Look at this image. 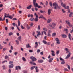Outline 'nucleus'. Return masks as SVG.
<instances>
[{"label": "nucleus", "mask_w": 73, "mask_h": 73, "mask_svg": "<svg viewBox=\"0 0 73 73\" xmlns=\"http://www.w3.org/2000/svg\"><path fill=\"white\" fill-rule=\"evenodd\" d=\"M51 22V19H49L47 21V23H50V22Z\"/></svg>", "instance_id": "30"}, {"label": "nucleus", "mask_w": 73, "mask_h": 73, "mask_svg": "<svg viewBox=\"0 0 73 73\" xmlns=\"http://www.w3.org/2000/svg\"><path fill=\"white\" fill-rule=\"evenodd\" d=\"M65 64V61H62L61 62V64H62V65H63V64Z\"/></svg>", "instance_id": "38"}, {"label": "nucleus", "mask_w": 73, "mask_h": 73, "mask_svg": "<svg viewBox=\"0 0 73 73\" xmlns=\"http://www.w3.org/2000/svg\"><path fill=\"white\" fill-rule=\"evenodd\" d=\"M41 28V26L40 25H38V29L40 31V28Z\"/></svg>", "instance_id": "34"}, {"label": "nucleus", "mask_w": 73, "mask_h": 73, "mask_svg": "<svg viewBox=\"0 0 73 73\" xmlns=\"http://www.w3.org/2000/svg\"><path fill=\"white\" fill-rule=\"evenodd\" d=\"M49 4L50 7H52L53 6V5H52V3L51 2H50Z\"/></svg>", "instance_id": "39"}, {"label": "nucleus", "mask_w": 73, "mask_h": 73, "mask_svg": "<svg viewBox=\"0 0 73 73\" xmlns=\"http://www.w3.org/2000/svg\"><path fill=\"white\" fill-rule=\"evenodd\" d=\"M43 43H44V44H47V42H46V41H43Z\"/></svg>", "instance_id": "48"}, {"label": "nucleus", "mask_w": 73, "mask_h": 73, "mask_svg": "<svg viewBox=\"0 0 73 73\" xmlns=\"http://www.w3.org/2000/svg\"><path fill=\"white\" fill-rule=\"evenodd\" d=\"M29 51L30 53H32L33 52V51L31 50H30Z\"/></svg>", "instance_id": "63"}, {"label": "nucleus", "mask_w": 73, "mask_h": 73, "mask_svg": "<svg viewBox=\"0 0 73 73\" xmlns=\"http://www.w3.org/2000/svg\"><path fill=\"white\" fill-rule=\"evenodd\" d=\"M56 41H57L56 43L58 44H60V40L58 38H56L55 39Z\"/></svg>", "instance_id": "5"}, {"label": "nucleus", "mask_w": 73, "mask_h": 73, "mask_svg": "<svg viewBox=\"0 0 73 73\" xmlns=\"http://www.w3.org/2000/svg\"><path fill=\"white\" fill-rule=\"evenodd\" d=\"M37 46H38V43L37 42H36L35 43V48H36L37 47Z\"/></svg>", "instance_id": "20"}, {"label": "nucleus", "mask_w": 73, "mask_h": 73, "mask_svg": "<svg viewBox=\"0 0 73 73\" xmlns=\"http://www.w3.org/2000/svg\"><path fill=\"white\" fill-rule=\"evenodd\" d=\"M13 61H10L9 62V64H13Z\"/></svg>", "instance_id": "42"}, {"label": "nucleus", "mask_w": 73, "mask_h": 73, "mask_svg": "<svg viewBox=\"0 0 73 73\" xmlns=\"http://www.w3.org/2000/svg\"><path fill=\"white\" fill-rule=\"evenodd\" d=\"M12 25H13V26H14V27L16 26V24L15 23H13Z\"/></svg>", "instance_id": "54"}, {"label": "nucleus", "mask_w": 73, "mask_h": 73, "mask_svg": "<svg viewBox=\"0 0 73 73\" xmlns=\"http://www.w3.org/2000/svg\"><path fill=\"white\" fill-rule=\"evenodd\" d=\"M15 69L17 70H18V69L20 70V69H21V67L19 66H16L15 67Z\"/></svg>", "instance_id": "7"}, {"label": "nucleus", "mask_w": 73, "mask_h": 73, "mask_svg": "<svg viewBox=\"0 0 73 73\" xmlns=\"http://www.w3.org/2000/svg\"><path fill=\"white\" fill-rule=\"evenodd\" d=\"M62 7H63L64 8H65V7H66V4H64L63 5V6H62Z\"/></svg>", "instance_id": "46"}, {"label": "nucleus", "mask_w": 73, "mask_h": 73, "mask_svg": "<svg viewBox=\"0 0 73 73\" xmlns=\"http://www.w3.org/2000/svg\"><path fill=\"white\" fill-rule=\"evenodd\" d=\"M13 35V33L12 32H10L9 34V36H11V35Z\"/></svg>", "instance_id": "40"}, {"label": "nucleus", "mask_w": 73, "mask_h": 73, "mask_svg": "<svg viewBox=\"0 0 73 73\" xmlns=\"http://www.w3.org/2000/svg\"><path fill=\"white\" fill-rule=\"evenodd\" d=\"M44 62V61H43V60L41 59L40 60H38V63H42Z\"/></svg>", "instance_id": "14"}, {"label": "nucleus", "mask_w": 73, "mask_h": 73, "mask_svg": "<svg viewBox=\"0 0 73 73\" xmlns=\"http://www.w3.org/2000/svg\"><path fill=\"white\" fill-rule=\"evenodd\" d=\"M5 20V17H4L3 19H2V18L1 17H0V21H4Z\"/></svg>", "instance_id": "22"}, {"label": "nucleus", "mask_w": 73, "mask_h": 73, "mask_svg": "<svg viewBox=\"0 0 73 73\" xmlns=\"http://www.w3.org/2000/svg\"><path fill=\"white\" fill-rule=\"evenodd\" d=\"M62 11L63 13H65L66 11H65L64 10V9H62Z\"/></svg>", "instance_id": "53"}, {"label": "nucleus", "mask_w": 73, "mask_h": 73, "mask_svg": "<svg viewBox=\"0 0 73 73\" xmlns=\"http://www.w3.org/2000/svg\"><path fill=\"white\" fill-rule=\"evenodd\" d=\"M8 72L9 73H11V69H9L8 70Z\"/></svg>", "instance_id": "56"}, {"label": "nucleus", "mask_w": 73, "mask_h": 73, "mask_svg": "<svg viewBox=\"0 0 73 73\" xmlns=\"http://www.w3.org/2000/svg\"><path fill=\"white\" fill-rule=\"evenodd\" d=\"M22 60L23 61H26V59H25V58H24V57H22Z\"/></svg>", "instance_id": "35"}, {"label": "nucleus", "mask_w": 73, "mask_h": 73, "mask_svg": "<svg viewBox=\"0 0 73 73\" xmlns=\"http://www.w3.org/2000/svg\"><path fill=\"white\" fill-rule=\"evenodd\" d=\"M33 1L34 7H37V6H38V4L36 3V0H33Z\"/></svg>", "instance_id": "2"}, {"label": "nucleus", "mask_w": 73, "mask_h": 73, "mask_svg": "<svg viewBox=\"0 0 73 73\" xmlns=\"http://www.w3.org/2000/svg\"><path fill=\"white\" fill-rule=\"evenodd\" d=\"M30 58L32 60V61H36L37 60V58H35V57L31 56L30 57Z\"/></svg>", "instance_id": "3"}, {"label": "nucleus", "mask_w": 73, "mask_h": 73, "mask_svg": "<svg viewBox=\"0 0 73 73\" xmlns=\"http://www.w3.org/2000/svg\"><path fill=\"white\" fill-rule=\"evenodd\" d=\"M69 69V70H70V66L69 65H68V67H67Z\"/></svg>", "instance_id": "55"}, {"label": "nucleus", "mask_w": 73, "mask_h": 73, "mask_svg": "<svg viewBox=\"0 0 73 73\" xmlns=\"http://www.w3.org/2000/svg\"><path fill=\"white\" fill-rule=\"evenodd\" d=\"M18 40L20 41H21V36H20L18 37Z\"/></svg>", "instance_id": "25"}, {"label": "nucleus", "mask_w": 73, "mask_h": 73, "mask_svg": "<svg viewBox=\"0 0 73 73\" xmlns=\"http://www.w3.org/2000/svg\"><path fill=\"white\" fill-rule=\"evenodd\" d=\"M37 33H38L37 35H41V33H40V31H37Z\"/></svg>", "instance_id": "28"}, {"label": "nucleus", "mask_w": 73, "mask_h": 73, "mask_svg": "<svg viewBox=\"0 0 73 73\" xmlns=\"http://www.w3.org/2000/svg\"><path fill=\"white\" fill-rule=\"evenodd\" d=\"M62 37L63 38H66V37H67V36L65 35V34H62Z\"/></svg>", "instance_id": "17"}, {"label": "nucleus", "mask_w": 73, "mask_h": 73, "mask_svg": "<svg viewBox=\"0 0 73 73\" xmlns=\"http://www.w3.org/2000/svg\"><path fill=\"white\" fill-rule=\"evenodd\" d=\"M35 69L36 70V73H38V72H39V70H38V67H36Z\"/></svg>", "instance_id": "23"}, {"label": "nucleus", "mask_w": 73, "mask_h": 73, "mask_svg": "<svg viewBox=\"0 0 73 73\" xmlns=\"http://www.w3.org/2000/svg\"><path fill=\"white\" fill-rule=\"evenodd\" d=\"M8 56H5V59H7V58H8Z\"/></svg>", "instance_id": "52"}, {"label": "nucleus", "mask_w": 73, "mask_h": 73, "mask_svg": "<svg viewBox=\"0 0 73 73\" xmlns=\"http://www.w3.org/2000/svg\"><path fill=\"white\" fill-rule=\"evenodd\" d=\"M13 20H17V19L15 18H14L12 19Z\"/></svg>", "instance_id": "64"}, {"label": "nucleus", "mask_w": 73, "mask_h": 73, "mask_svg": "<svg viewBox=\"0 0 73 73\" xmlns=\"http://www.w3.org/2000/svg\"><path fill=\"white\" fill-rule=\"evenodd\" d=\"M64 50H65V51H67L66 53H69L68 55L70 56V55L71 54V53L70 52H69V49L67 48H65L64 49Z\"/></svg>", "instance_id": "4"}, {"label": "nucleus", "mask_w": 73, "mask_h": 73, "mask_svg": "<svg viewBox=\"0 0 73 73\" xmlns=\"http://www.w3.org/2000/svg\"><path fill=\"white\" fill-rule=\"evenodd\" d=\"M53 7H54V9H57V8H59V6L58 5L57 3L55 2L53 3Z\"/></svg>", "instance_id": "1"}, {"label": "nucleus", "mask_w": 73, "mask_h": 73, "mask_svg": "<svg viewBox=\"0 0 73 73\" xmlns=\"http://www.w3.org/2000/svg\"><path fill=\"white\" fill-rule=\"evenodd\" d=\"M7 60H5L4 61H3L2 62V64H4V63H5L6 62H7Z\"/></svg>", "instance_id": "47"}, {"label": "nucleus", "mask_w": 73, "mask_h": 73, "mask_svg": "<svg viewBox=\"0 0 73 73\" xmlns=\"http://www.w3.org/2000/svg\"><path fill=\"white\" fill-rule=\"evenodd\" d=\"M32 7V5H29V6L27 7L26 8L27 9H31V7Z\"/></svg>", "instance_id": "16"}, {"label": "nucleus", "mask_w": 73, "mask_h": 73, "mask_svg": "<svg viewBox=\"0 0 73 73\" xmlns=\"http://www.w3.org/2000/svg\"><path fill=\"white\" fill-rule=\"evenodd\" d=\"M3 69H5V66H3Z\"/></svg>", "instance_id": "57"}, {"label": "nucleus", "mask_w": 73, "mask_h": 73, "mask_svg": "<svg viewBox=\"0 0 73 73\" xmlns=\"http://www.w3.org/2000/svg\"><path fill=\"white\" fill-rule=\"evenodd\" d=\"M35 66H33L31 68V70H33V69H35Z\"/></svg>", "instance_id": "31"}, {"label": "nucleus", "mask_w": 73, "mask_h": 73, "mask_svg": "<svg viewBox=\"0 0 73 73\" xmlns=\"http://www.w3.org/2000/svg\"><path fill=\"white\" fill-rule=\"evenodd\" d=\"M68 37L70 40H71V38H72V36H71V35L70 34H69L68 35Z\"/></svg>", "instance_id": "24"}, {"label": "nucleus", "mask_w": 73, "mask_h": 73, "mask_svg": "<svg viewBox=\"0 0 73 73\" xmlns=\"http://www.w3.org/2000/svg\"><path fill=\"white\" fill-rule=\"evenodd\" d=\"M7 50V48H5L3 49V50L4 52V51H5V50Z\"/></svg>", "instance_id": "58"}, {"label": "nucleus", "mask_w": 73, "mask_h": 73, "mask_svg": "<svg viewBox=\"0 0 73 73\" xmlns=\"http://www.w3.org/2000/svg\"><path fill=\"white\" fill-rule=\"evenodd\" d=\"M43 29L44 31H47L48 29L46 28H43Z\"/></svg>", "instance_id": "45"}, {"label": "nucleus", "mask_w": 73, "mask_h": 73, "mask_svg": "<svg viewBox=\"0 0 73 73\" xmlns=\"http://www.w3.org/2000/svg\"><path fill=\"white\" fill-rule=\"evenodd\" d=\"M30 20L31 21H35V19L33 18L32 17L30 18Z\"/></svg>", "instance_id": "27"}, {"label": "nucleus", "mask_w": 73, "mask_h": 73, "mask_svg": "<svg viewBox=\"0 0 73 73\" xmlns=\"http://www.w3.org/2000/svg\"><path fill=\"white\" fill-rule=\"evenodd\" d=\"M30 64H31V65H36V64L35 63H33L32 62V61H30Z\"/></svg>", "instance_id": "32"}, {"label": "nucleus", "mask_w": 73, "mask_h": 73, "mask_svg": "<svg viewBox=\"0 0 73 73\" xmlns=\"http://www.w3.org/2000/svg\"><path fill=\"white\" fill-rule=\"evenodd\" d=\"M65 22L67 24H68V25L70 24V22H69V20L67 21V20H66L65 21Z\"/></svg>", "instance_id": "19"}, {"label": "nucleus", "mask_w": 73, "mask_h": 73, "mask_svg": "<svg viewBox=\"0 0 73 73\" xmlns=\"http://www.w3.org/2000/svg\"><path fill=\"white\" fill-rule=\"evenodd\" d=\"M15 41L17 45H19V41L16 40Z\"/></svg>", "instance_id": "36"}, {"label": "nucleus", "mask_w": 73, "mask_h": 73, "mask_svg": "<svg viewBox=\"0 0 73 73\" xmlns=\"http://www.w3.org/2000/svg\"><path fill=\"white\" fill-rule=\"evenodd\" d=\"M56 33H54L52 34V37H54V36H56Z\"/></svg>", "instance_id": "26"}, {"label": "nucleus", "mask_w": 73, "mask_h": 73, "mask_svg": "<svg viewBox=\"0 0 73 73\" xmlns=\"http://www.w3.org/2000/svg\"><path fill=\"white\" fill-rule=\"evenodd\" d=\"M38 16H36V18L34 19V21H35L36 22H37L38 21Z\"/></svg>", "instance_id": "10"}, {"label": "nucleus", "mask_w": 73, "mask_h": 73, "mask_svg": "<svg viewBox=\"0 0 73 73\" xmlns=\"http://www.w3.org/2000/svg\"><path fill=\"white\" fill-rule=\"evenodd\" d=\"M21 28L22 29H25V27L22 25H21Z\"/></svg>", "instance_id": "50"}, {"label": "nucleus", "mask_w": 73, "mask_h": 73, "mask_svg": "<svg viewBox=\"0 0 73 73\" xmlns=\"http://www.w3.org/2000/svg\"><path fill=\"white\" fill-rule=\"evenodd\" d=\"M45 12V11H43L42 10H40V13H44Z\"/></svg>", "instance_id": "41"}, {"label": "nucleus", "mask_w": 73, "mask_h": 73, "mask_svg": "<svg viewBox=\"0 0 73 73\" xmlns=\"http://www.w3.org/2000/svg\"><path fill=\"white\" fill-rule=\"evenodd\" d=\"M64 71H67V72H69V70L66 68H65L64 69Z\"/></svg>", "instance_id": "44"}, {"label": "nucleus", "mask_w": 73, "mask_h": 73, "mask_svg": "<svg viewBox=\"0 0 73 73\" xmlns=\"http://www.w3.org/2000/svg\"><path fill=\"white\" fill-rule=\"evenodd\" d=\"M70 55H67V56L66 57L65 59H68V58H69V57H70Z\"/></svg>", "instance_id": "37"}, {"label": "nucleus", "mask_w": 73, "mask_h": 73, "mask_svg": "<svg viewBox=\"0 0 73 73\" xmlns=\"http://www.w3.org/2000/svg\"><path fill=\"white\" fill-rule=\"evenodd\" d=\"M14 66L13 65V64H11L9 65V68H13Z\"/></svg>", "instance_id": "15"}, {"label": "nucleus", "mask_w": 73, "mask_h": 73, "mask_svg": "<svg viewBox=\"0 0 73 73\" xmlns=\"http://www.w3.org/2000/svg\"><path fill=\"white\" fill-rule=\"evenodd\" d=\"M48 14L49 15H50V13H51V10L50 9H49L48 10Z\"/></svg>", "instance_id": "18"}, {"label": "nucleus", "mask_w": 73, "mask_h": 73, "mask_svg": "<svg viewBox=\"0 0 73 73\" xmlns=\"http://www.w3.org/2000/svg\"><path fill=\"white\" fill-rule=\"evenodd\" d=\"M73 12H71L70 13V14H69V16L70 17L73 16Z\"/></svg>", "instance_id": "12"}, {"label": "nucleus", "mask_w": 73, "mask_h": 73, "mask_svg": "<svg viewBox=\"0 0 73 73\" xmlns=\"http://www.w3.org/2000/svg\"><path fill=\"white\" fill-rule=\"evenodd\" d=\"M35 31L33 32L32 35L33 36H35Z\"/></svg>", "instance_id": "59"}, {"label": "nucleus", "mask_w": 73, "mask_h": 73, "mask_svg": "<svg viewBox=\"0 0 73 73\" xmlns=\"http://www.w3.org/2000/svg\"><path fill=\"white\" fill-rule=\"evenodd\" d=\"M66 33H68V32H69V31H68V29H66Z\"/></svg>", "instance_id": "60"}, {"label": "nucleus", "mask_w": 73, "mask_h": 73, "mask_svg": "<svg viewBox=\"0 0 73 73\" xmlns=\"http://www.w3.org/2000/svg\"><path fill=\"white\" fill-rule=\"evenodd\" d=\"M48 37H50L51 36V35L50 33H48Z\"/></svg>", "instance_id": "51"}, {"label": "nucleus", "mask_w": 73, "mask_h": 73, "mask_svg": "<svg viewBox=\"0 0 73 73\" xmlns=\"http://www.w3.org/2000/svg\"><path fill=\"white\" fill-rule=\"evenodd\" d=\"M37 7H38V8H42V7L41 6H39L38 5V6H37Z\"/></svg>", "instance_id": "43"}, {"label": "nucleus", "mask_w": 73, "mask_h": 73, "mask_svg": "<svg viewBox=\"0 0 73 73\" xmlns=\"http://www.w3.org/2000/svg\"><path fill=\"white\" fill-rule=\"evenodd\" d=\"M52 25L53 26L52 27V28H53V29H54V28H55V27H56V24L54 23H52Z\"/></svg>", "instance_id": "9"}, {"label": "nucleus", "mask_w": 73, "mask_h": 73, "mask_svg": "<svg viewBox=\"0 0 73 73\" xmlns=\"http://www.w3.org/2000/svg\"><path fill=\"white\" fill-rule=\"evenodd\" d=\"M64 8L66 9H69V6H67V7H66Z\"/></svg>", "instance_id": "33"}, {"label": "nucleus", "mask_w": 73, "mask_h": 73, "mask_svg": "<svg viewBox=\"0 0 73 73\" xmlns=\"http://www.w3.org/2000/svg\"><path fill=\"white\" fill-rule=\"evenodd\" d=\"M51 52L52 53L51 54L52 56H55V54H54L55 52H54V51L51 50Z\"/></svg>", "instance_id": "11"}, {"label": "nucleus", "mask_w": 73, "mask_h": 73, "mask_svg": "<svg viewBox=\"0 0 73 73\" xmlns=\"http://www.w3.org/2000/svg\"><path fill=\"white\" fill-rule=\"evenodd\" d=\"M26 48H31V46L29 45V43H28L27 44H26Z\"/></svg>", "instance_id": "13"}, {"label": "nucleus", "mask_w": 73, "mask_h": 73, "mask_svg": "<svg viewBox=\"0 0 73 73\" xmlns=\"http://www.w3.org/2000/svg\"><path fill=\"white\" fill-rule=\"evenodd\" d=\"M6 23H8V19H6Z\"/></svg>", "instance_id": "62"}, {"label": "nucleus", "mask_w": 73, "mask_h": 73, "mask_svg": "<svg viewBox=\"0 0 73 73\" xmlns=\"http://www.w3.org/2000/svg\"><path fill=\"white\" fill-rule=\"evenodd\" d=\"M53 58H51L49 60V62H52V61H53Z\"/></svg>", "instance_id": "21"}, {"label": "nucleus", "mask_w": 73, "mask_h": 73, "mask_svg": "<svg viewBox=\"0 0 73 73\" xmlns=\"http://www.w3.org/2000/svg\"><path fill=\"white\" fill-rule=\"evenodd\" d=\"M39 19H43L44 20H46V19L45 17H44L43 16V15H42L40 16L39 17Z\"/></svg>", "instance_id": "6"}, {"label": "nucleus", "mask_w": 73, "mask_h": 73, "mask_svg": "<svg viewBox=\"0 0 73 73\" xmlns=\"http://www.w3.org/2000/svg\"><path fill=\"white\" fill-rule=\"evenodd\" d=\"M60 60H61V61H65V60H64V59H63L62 58H60Z\"/></svg>", "instance_id": "49"}, {"label": "nucleus", "mask_w": 73, "mask_h": 73, "mask_svg": "<svg viewBox=\"0 0 73 73\" xmlns=\"http://www.w3.org/2000/svg\"><path fill=\"white\" fill-rule=\"evenodd\" d=\"M18 26H19L20 25V21H19V20H18Z\"/></svg>", "instance_id": "29"}, {"label": "nucleus", "mask_w": 73, "mask_h": 73, "mask_svg": "<svg viewBox=\"0 0 73 73\" xmlns=\"http://www.w3.org/2000/svg\"><path fill=\"white\" fill-rule=\"evenodd\" d=\"M40 52V50L38 49L37 50V53H39Z\"/></svg>", "instance_id": "61"}, {"label": "nucleus", "mask_w": 73, "mask_h": 73, "mask_svg": "<svg viewBox=\"0 0 73 73\" xmlns=\"http://www.w3.org/2000/svg\"><path fill=\"white\" fill-rule=\"evenodd\" d=\"M4 16L5 17H8L9 18V19H13V17L12 16H9L8 15L7 16L6 15H5Z\"/></svg>", "instance_id": "8"}]
</instances>
